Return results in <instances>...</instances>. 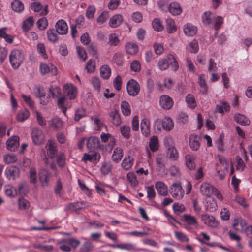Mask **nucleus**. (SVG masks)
<instances>
[{"instance_id": "17", "label": "nucleus", "mask_w": 252, "mask_h": 252, "mask_svg": "<svg viewBox=\"0 0 252 252\" xmlns=\"http://www.w3.org/2000/svg\"><path fill=\"white\" fill-rule=\"evenodd\" d=\"M40 72L42 75L52 72L53 75H56L57 73L56 67L52 64H47L42 63L40 65Z\"/></svg>"}, {"instance_id": "57", "label": "nucleus", "mask_w": 252, "mask_h": 252, "mask_svg": "<svg viewBox=\"0 0 252 252\" xmlns=\"http://www.w3.org/2000/svg\"><path fill=\"white\" fill-rule=\"evenodd\" d=\"M48 25V21L45 17L41 18L37 22V27L41 30H43L46 29Z\"/></svg>"}, {"instance_id": "18", "label": "nucleus", "mask_w": 252, "mask_h": 252, "mask_svg": "<svg viewBox=\"0 0 252 252\" xmlns=\"http://www.w3.org/2000/svg\"><path fill=\"white\" fill-rule=\"evenodd\" d=\"M56 28L55 30L60 34H66L68 32L67 25L63 20H60L56 23Z\"/></svg>"}, {"instance_id": "51", "label": "nucleus", "mask_w": 252, "mask_h": 252, "mask_svg": "<svg viewBox=\"0 0 252 252\" xmlns=\"http://www.w3.org/2000/svg\"><path fill=\"white\" fill-rule=\"evenodd\" d=\"M185 65L187 70L191 73H194L196 71V67L194 65L192 60L189 58H186L185 59Z\"/></svg>"}, {"instance_id": "9", "label": "nucleus", "mask_w": 252, "mask_h": 252, "mask_svg": "<svg viewBox=\"0 0 252 252\" xmlns=\"http://www.w3.org/2000/svg\"><path fill=\"white\" fill-rule=\"evenodd\" d=\"M45 147L48 156L51 158H55L58 152V149L55 142L52 140H48Z\"/></svg>"}, {"instance_id": "12", "label": "nucleus", "mask_w": 252, "mask_h": 252, "mask_svg": "<svg viewBox=\"0 0 252 252\" xmlns=\"http://www.w3.org/2000/svg\"><path fill=\"white\" fill-rule=\"evenodd\" d=\"M232 226L236 231L245 232L248 227L245 220L241 218L234 220Z\"/></svg>"}, {"instance_id": "22", "label": "nucleus", "mask_w": 252, "mask_h": 252, "mask_svg": "<svg viewBox=\"0 0 252 252\" xmlns=\"http://www.w3.org/2000/svg\"><path fill=\"white\" fill-rule=\"evenodd\" d=\"M99 139L97 137H89L87 142V147L91 150L93 151L95 148L99 147Z\"/></svg>"}, {"instance_id": "32", "label": "nucleus", "mask_w": 252, "mask_h": 252, "mask_svg": "<svg viewBox=\"0 0 252 252\" xmlns=\"http://www.w3.org/2000/svg\"><path fill=\"white\" fill-rule=\"evenodd\" d=\"M133 164V158L130 156L126 157L123 159L121 166L125 170L130 169Z\"/></svg>"}, {"instance_id": "10", "label": "nucleus", "mask_w": 252, "mask_h": 252, "mask_svg": "<svg viewBox=\"0 0 252 252\" xmlns=\"http://www.w3.org/2000/svg\"><path fill=\"white\" fill-rule=\"evenodd\" d=\"M200 189L202 195L206 197H210L214 192L215 187L210 183H204L200 186Z\"/></svg>"}, {"instance_id": "45", "label": "nucleus", "mask_w": 252, "mask_h": 252, "mask_svg": "<svg viewBox=\"0 0 252 252\" xmlns=\"http://www.w3.org/2000/svg\"><path fill=\"white\" fill-rule=\"evenodd\" d=\"M167 29L169 33H173L177 30L174 21L171 18H167L166 20Z\"/></svg>"}, {"instance_id": "63", "label": "nucleus", "mask_w": 252, "mask_h": 252, "mask_svg": "<svg viewBox=\"0 0 252 252\" xmlns=\"http://www.w3.org/2000/svg\"><path fill=\"white\" fill-rule=\"evenodd\" d=\"M236 170L243 171L245 168V164L242 159L238 157L236 158Z\"/></svg>"}, {"instance_id": "44", "label": "nucleus", "mask_w": 252, "mask_h": 252, "mask_svg": "<svg viewBox=\"0 0 252 252\" xmlns=\"http://www.w3.org/2000/svg\"><path fill=\"white\" fill-rule=\"evenodd\" d=\"M48 35V39L52 42H56L58 40V32L54 29H49L47 32Z\"/></svg>"}, {"instance_id": "40", "label": "nucleus", "mask_w": 252, "mask_h": 252, "mask_svg": "<svg viewBox=\"0 0 252 252\" xmlns=\"http://www.w3.org/2000/svg\"><path fill=\"white\" fill-rule=\"evenodd\" d=\"M58 106L60 108L64 114H65L67 108V100L66 98L64 97H61L58 99L57 101Z\"/></svg>"}, {"instance_id": "38", "label": "nucleus", "mask_w": 252, "mask_h": 252, "mask_svg": "<svg viewBox=\"0 0 252 252\" xmlns=\"http://www.w3.org/2000/svg\"><path fill=\"white\" fill-rule=\"evenodd\" d=\"M186 163L187 167L189 170H193L195 167V164L194 162V157L190 155H186L185 156Z\"/></svg>"}, {"instance_id": "27", "label": "nucleus", "mask_w": 252, "mask_h": 252, "mask_svg": "<svg viewBox=\"0 0 252 252\" xmlns=\"http://www.w3.org/2000/svg\"><path fill=\"white\" fill-rule=\"evenodd\" d=\"M155 186L159 194L162 196H166L168 194L167 187L163 182H157Z\"/></svg>"}, {"instance_id": "54", "label": "nucleus", "mask_w": 252, "mask_h": 252, "mask_svg": "<svg viewBox=\"0 0 252 252\" xmlns=\"http://www.w3.org/2000/svg\"><path fill=\"white\" fill-rule=\"evenodd\" d=\"M163 129L166 130H170L173 127V123L169 118H165L163 119Z\"/></svg>"}, {"instance_id": "5", "label": "nucleus", "mask_w": 252, "mask_h": 252, "mask_svg": "<svg viewBox=\"0 0 252 252\" xmlns=\"http://www.w3.org/2000/svg\"><path fill=\"white\" fill-rule=\"evenodd\" d=\"M210 238V236L204 232H201L199 234V236L196 238V240H197L200 243L205 244L210 247H219L223 250L227 249L225 247L221 245H220L218 243L207 242V241L209 240Z\"/></svg>"}, {"instance_id": "55", "label": "nucleus", "mask_w": 252, "mask_h": 252, "mask_svg": "<svg viewBox=\"0 0 252 252\" xmlns=\"http://www.w3.org/2000/svg\"><path fill=\"white\" fill-rule=\"evenodd\" d=\"M57 163L60 167H63L65 164V156L63 152H60L57 157Z\"/></svg>"}, {"instance_id": "50", "label": "nucleus", "mask_w": 252, "mask_h": 252, "mask_svg": "<svg viewBox=\"0 0 252 252\" xmlns=\"http://www.w3.org/2000/svg\"><path fill=\"white\" fill-rule=\"evenodd\" d=\"M4 188L5 194L9 197H14L18 194L17 190L11 185L5 186Z\"/></svg>"}, {"instance_id": "47", "label": "nucleus", "mask_w": 252, "mask_h": 252, "mask_svg": "<svg viewBox=\"0 0 252 252\" xmlns=\"http://www.w3.org/2000/svg\"><path fill=\"white\" fill-rule=\"evenodd\" d=\"M121 135L126 139H128L130 137V128L128 126L123 125L120 129Z\"/></svg>"}, {"instance_id": "58", "label": "nucleus", "mask_w": 252, "mask_h": 252, "mask_svg": "<svg viewBox=\"0 0 252 252\" xmlns=\"http://www.w3.org/2000/svg\"><path fill=\"white\" fill-rule=\"evenodd\" d=\"M118 36L116 33H112L109 35L108 43L111 46H117L119 43Z\"/></svg>"}, {"instance_id": "3", "label": "nucleus", "mask_w": 252, "mask_h": 252, "mask_svg": "<svg viewBox=\"0 0 252 252\" xmlns=\"http://www.w3.org/2000/svg\"><path fill=\"white\" fill-rule=\"evenodd\" d=\"M24 59L23 52L19 50L12 51L9 55V61L14 69L19 67Z\"/></svg>"}, {"instance_id": "28", "label": "nucleus", "mask_w": 252, "mask_h": 252, "mask_svg": "<svg viewBox=\"0 0 252 252\" xmlns=\"http://www.w3.org/2000/svg\"><path fill=\"white\" fill-rule=\"evenodd\" d=\"M234 119L237 123L241 125L247 126L250 124L249 119L240 113L236 114L234 117Z\"/></svg>"}, {"instance_id": "20", "label": "nucleus", "mask_w": 252, "mask_h": 252, "mask_svg": "<svg viewBox=\"0 0 252 252\" xmlns=\"http://www.w3.org/2000/svg\"><path fill=\"white\" fill-rule=\"evenodd\" d=\"M119 249L129 252L133 251L136 252L145 250L144 249L137 248L135 244L130 243H123L120 244Z\"/></svg>"}, {"instance_id": "19", "label": "nucleus", "mask_w": 252, "mask_h": 252, "mask_svg": "<svg viewBox=\"0 0 252 252\" xmlns=\"http://www.w3.org/2000/svg\"><path fill=\"white\" fill-rule=\"evenodd\" d=\"M141 130L142 134L145 137H148L150 132V123L147 118H144L141 122Z\"/></svg>"}, {"instance_id": "21", "label": "nucleus", "mask_w": 252, "mask_h": 252, "mask_svg": "<svg viewBox=\"0 0 252 252\" xmlns=\"http://www.w3.org/2000/svg\"><path fill=\"white\" fill-rule=\"evenodd\" d=\"M109 117L111 122L114 125L119 126L121 124L122 120L118 110H112L109 114Z\"/></svg>"}, {"instance_id": "39", "label": "nucleus", "mask_w": 252, "mask_h": 252, "mask_svg": "<svg viewBox=\"0 0 252 252\" xmlns=\"http://www.w3.org/2000/svg\"><path fill=\"white\" fill-rule=\"evenodd\" d=\"M100 72L101 77L107 79L110 76L111 70L108 65H104L100 68Z\"/></svg>"}, {"instance_id": "31", "label": "nucleus", "mask_w": 252, "mask_h": 252, "mask_svg": "<svg viewBox=\"0 0 252 252\" xmlns=\"http://www.w3.org/2000/svg\"><path fill=\"white\" fill-rule=\"evenodd\" d=\"M168 9L173 15H178L182 12V9L180 4L177 2H172L168 7Z\"/></svg>"}, {"instance_id": "26", "label": "nucleus", "mask_w": 252, "mask_h": 252, "mask_svg": "<svg viewBox=\"0 0 252 252\" xmlns=\"http://www.w3.org/2000/svg\"><path fill=\"white\" fill-rule=\"evenodd\" d=\"M200 137L196 134H192L189 137L190 148L193 150H197L200 146Z\"/></svg>"}, {"instance_id": "42", "label": "nucleus", "mask_w": 252, "mask_h": 252, "mask_svg": "<svg viewBox=\"0 0 252 252\" xmlns=\"http://www.w3.org/2000/svg\"><path fill=\"white\" fill-rule=\"evenodd\" d=\"M11 8L15 12L20 13L24 10L23 3L19 0H14L11 3Z\"/></svg>"}, {"instance_id": "30", "label": "nucleus", "mask_w": 252, "mask_h": 252, "mask_svg": "<svg viewBox=\"0 0 252 252\" xmlns=\"http://www.w3.org/2000/svg\"><path fill=\"white\" fill-rule=\"evenodd\" d=\"M184 32L187 36H193L196 33L197 28L191 24L188 23L184 26Z\"/></svg>"}, {"instance_id": "7", "label": "nucleus", "mask_w": 252, "mask_h": 252, "mask_svg": "<svg viewBox=\"0 0 252 252\" xmlns=\"http://www.w3.org/2000/svg\"><path fill=\"white\" fill-rule=\"evenodd\" d=\"M63 93L70 99H73L76 97L77 89L72 84H66L63 86Z\"/></svg>"}, {"instance_id": "49", "label": "nucleus", "mask_w": 252, "mask_h": 252, "mask_svg": "<svg viewBox=\"0 0 252 252\" xmlns=\"http://www.w3.org/2000/svg\"><path fill=\"white\" fill-rule=\"evenodd\" d=\"M202 21L204 24L208 25L211 23L214 18L213 14L210 12H205L202 16Z\"/></svg>"}, {"instance_id": "16", "label": "nucleus", "mask_w": 252, "mask_h": 252, "mask_svg": "<svg viewBox=\"0 0 252 252\" xmlns=\"http://www.w3.org/2000/svg\"><path fill=\"white\" fill-rule=\"evenodd\" d=\"M198 83L201 88L200 91L202 94L206 95L208 94L209 87L206 82L205 75L201 74L198 76Z\"/></svg>"}, {"instance_id": "13", "label": "nucleus", "mask_w": 252, "mask_h": 252, "mask_svg": "<svg viewBox=\"0 0 252 252\" xmlns=\"http://www.w3.org/2000/svg\"><path fill=\"white\" fill-rule=\"evenodd\" d=\"M31 7L34 12H40V15L45 16L48 13V6L43 5L39 2H34L31 4Z\"/></svg>"}, {"instance_id": "37", "label": "nucleus", "mask_w": 252, "mask_h": 252, "mask_svg": "<svg viewBox=\"0 0 252 252\" xmlns=\"http://www.w3.org/2000/svg\"><path fill=\"white\" fill-rule=\"evenodd\" d=\"M49 125L56 129H60L63 127V122L59 118L56 117L50 121Z\"/></svg>"}, {"instance_id": "6", "label": "nucleus", "mask_w": 252, "mask_h": 252, "mask_svg": "<svg viewBox=\"0 0 252 252\" xmlns=\"http://www.w3.org/2000/svg\"><path fill=\"white\" fill-rule=\"evenodd\" d=\"M31 136L35 145H40L44 141V134L42 131L39 128L34 127L32 129Z\"/></svg>"}, {"instance_id": "52", "label": "nucleus", "mask_w": 252, "mask_h": 252, "mask_svg": "<svg viewBox=\"0 0 252 252\" xmlns=\"http://www.w3.org/2000/svg\"><path fill=\"white\" fill-rule=\"evenodd\" d=\"M152 26L155 31L160 32L163 30V26L159 18H155L152 22Z\"/></svg>"}, {"instance_id": "34", "label": "nucleus", "mask_w": 252, "mask_h": 252, "mask_svg": "<svg viewBox=\"0 0 252 252\" xmlns=\"http://www.w3.org/2000/svg\"><path fill=\"white\" fill-rule=\"evenodd\" d=\"M202 220L204 223L210 227H216L217 223L215 221V218L212 216L204 215L202 217Z\"/></svg>"}, {"instance_id": "43", "label": "nucleus", "mask_w": 252, "mask_h": 252, "mask_svg": "<svg viewBox=\"0 0 252 252\" xmlns=\"http://www.w3.org/2000/svg\"><path fill=\"white\" fill-rule=\"evenodd\" d=\"M29 116V111L28 110L25 109L18 112L16 118L18 121L22 122L27 119Z\"/></svg>"}, {"instance_id": "29", "label": "nucleus", "mask_w": 252, "mask_h": 252, "mask_svg": "<svg viewBox=\"0 0 252 252\" xmlns=\"http://www.w3.org/2000/svg\"><path fill=\"white\" fill-rule=\"evenodd\" d=\"M34 20L33 16H30L23 21L22 30L24 32H27L33 27Z\"/></svg>"}, {"instance_id": "8", "label": "nucleus", "mask_w": 252, "mask_h": 252, "mask_svg": "<svg viewBox=\"0 0 252 252\" xmlns=\"http://www.w3.org/2000/svg\"><path fill=\"white\" fill-rule=\"evenodd\" d=\"M127 91L130 96H136L139 92L140 87L138 83L132 79L129 81L127 84Z\"/></svg>"}, {"instance_id": "4", "label": "nucleus", "mask_w": 252, "mask_h": 252, "mask_svg": "<svg viewBox=\"0 0 252 252\" xmlns=\"http://www.w3.org/2000/svg\"><path fill=\"white\" fill-rule=\"evenodd\" d=\"M170 193L173 197L177 200L181 199L184 195V191L180 183H174L170 188Z\"/></svg>"}, {"instance_id": "59", "label": "nucleus", "mask_w": 252, "mask_h": 252, "mask_svg": "<svg viewBox=\"0 0 252 252\" xmlns=\"http://www.w3.org/2000/svg\"><path fill=\"white\" fill-rule=\"evenodd\" d=\"M224 138V135L223 134H221L219 139L216 141V148L218 151L220 152L225 150L223 143Z\"/></svg>"}, {"instance_id": "35", "label": "nucleus", "mask_w": 252, "mask_h": 252, "mask_svg": "<svg viewBox=\"0 0 252 252\" xmlns=\"http://www.w3.org/2000/svg\"><path fill=\"white\" fill-rule=\"evenodd\" d=\"M126 50L127 53L130 55H135L138 51L137 45L134 43H128L125 46Z\"/></svg>"}, {"instance_id": "46", "label": "nucleus", "mask_w": 252, "mask_h": 252, "mask_svg": "<svg viewBox=\"0 0 252 252\" xmlns=\"http://www.w3.org/2000/svg\"><path fill=\"white\" fill-rule=\"evenodd\" d=\"M121 108L123 114L125 116H129L131 114V109L129 104L126 101H123L121 103Z\"/></svg>"}, {"instance_id": "60", "label": "nucleus", "mask_w": 252, "mask_h": 252, "mask_svg": "<svg viewBox=\"0 0 252 252\" xmlns=\"http://www.w3.org/2000/svg\"><path fill=\"white\" fill-rule=\"evenodd\" d=\"M30 182L35 184L37 182V172L34 167H31L29 171Z\"/></svg>"}, {"instance_id": "56", "label": "nucleus", "mask_w": 252, "mask_h": 252, "mask_svg": "<svg viewBox=\"0 0 252 252\" xmlns=\"http://www.w3.org/2000/svg\"><path fill=\"white\" fill-rule=\"evenodd\" d=\"M175 236L177 239L182 242H188L189 238L188 236L181 231H175L174 232Z\"/></svg>"}, {"instance_id": "23", "label": "nucleus", "mask_w": 252, "mask_h": 252, "mask_svg": "<svg viewBox=\"0 0 252 252\" xmlns=\"http://www.w3.org/2000/svg\"><path fill=\"white\" fill-rule=\"evenodd\" d=\"M84 203V202H77L70 203L65 207V210L70 211V212H75L77 213L79 210L83 208L82 205Z\"/></svg>"}, {"instance_id": "25", "label": "nucleus", "mask_w": 252, "mask_h": 252, "mask_svg": "<svg viewBox=\"0 0 252 252\" xmlns=\"http://www.w3.org/2000/svg\"><path fill=\"white\" fill-rule=\"evenodd\" d=\"M100 158V155L97 153L93 154L85 153L82 158V160L84 162L89 161H98Z\"/></svg>"}, {"instance_id": "14", "label": "nucleus", "mask_w": 252, "mask_h": 252, "mask_svg": "<svg viewBox=\"0 0 252 252\" xmlns=\"http://www.w3.org/2000/svg\"><path fill=\"white\" fill-rule=\"evenodd\" d=\"M39 178L42 186H47L50 179V173L48 171L44 168L40 169L39 171Z\"/></svg>"}, {"instance_id": "53", "label": "nucleus", "mask_w": 252, "mask_h": 252, "mask_svg": "<svg viewBox=\"0 0 252 252\" xmlns=\"http://www.w3.org/2000/svg\"><path fill=\"white\" fill-rule=\"evenodd\" d=\"M149 147L153 152L157 151L158 148V139L157 136H153L149 142Z\"/></svg>"}, {"instance_id": "41", "label": "nucleus", "mask_w": 252, "mask_h": 252, "mask_svg": "<svg viewBox=\"0 0 252 252\" xmlns=\"http://www.w3.org/2000/svg\"><path fill=\"white\" fill-rule=\"evenodd\" d=\"M183 219L184 221L189 225H197V221L196 218L193 216L188 214H185L183 216Z\"/></svg>"}, {"instance_id": "11", "label": "nucleus", "mask_w": 252, "mask_h": 252, "mask_svg": "<svg viewBox=\"0 0 252 252\" xmlns=\"http://www.w3.org/2000/svg\"><path fill=\"white\" fill-rule=\"evenodd\" d=\"M173 104V100L169 96L165 94L160 96L159 104L163 109L169 110L172 108Z\"/></svg>"}, {"instance_id": "61", "label": "nucleus", "mask_w": 252, "mask_h": 252, "mask_svg": "<svg viewBox=\"0 0 252 252\" xmlns=\"http://www.w3.org/2000/svg\"><path fill=\"white\" fill-rule=\"evenodd\" d=\"M63 242L69 244V246L74 249L76 248L80 244V242L78 240L74 238L63 239Z\"/></svg>"}, {"instance_id": "15", "label": "nucleus", "mask_w": 252, "mask_h": 252, "mask_svg": "<svg viewBox=\"0 0 252 252\" xmlns=\"http://www.w3.org/2000/svg\"><path fill=\"white\" fill-rule=\"evenodd\" d=\"M7 148L11 151H15L19 146V138L17 136H13L7 140Z\"/></svg>"}, {"instance_id": "24", "label": "nucleus", "mask_w": 252, "mask_h": 252, "mask_svg": "<svg viewBox=\"0 0 252 252\" xmlns=\"http://www.w3.org/2000/svg\"><path fill=\"white\" fill-rule=\"evenodd\" d=\"M123 21L122 15L120 14H115L113 15L110 19L109 24L112 28H117L121 25Z\"/></svg>"}, {"instance_id": "2", "label": "nucleus", "mask_w": 252, "mask_h": 252, "mask_svg": "<svg viewBox=\"0 0 252 252\" xmlns=\"http://www.w3.org/2000/svg\"><path fill=\"white\" fill-rule=\"evenodd\" d=\"M170 64L173 66L174 70H177L179 68L177 61L174 56L171 54H169L166 57L160 59L158 63V67L161 70H166Z\"/></svg>"}, {"instance_id": "62", "label": "nucleus", "mask_w": 252, "mask_h": 252, "mask_svg": "<svg viewBox=\"0 0 252 252\" xmlns=\"http://www.w3.org/2000/svg\"><path fill=\"white\" fill-rule=\"evenodd\" d=\"M127 179L132 186L135 187L138 185V181L133 172L128 173L127 174Z\"/></svg>"}, {"instance_id": "33", "label": "nucleus", "mask_w": 252, "mask_h": 252, "mask_svg": "<svg viewBox=\"0 0 252 252\" xmlns=\"http://www.w3.org/2000/svg\"><path fill=\"white\" fill-rule=\"evenodd\" d=\"M123 157V150L121 148L117 147L114 149L112 156V159L116 163H118Z\"/></svg>"}, {"instance_id": "36", "label": "nucleus", "mask_w": 252, "mask_h": 252, "mask_svg": "<svg viewBox=\"0 0 252 252\" xmlns=\"http://www.w3.org/2000/svg\"><path fill=\"white\" fill-rule=\"evenodd\" d=\"M185 100L189 108L193 109L196 107L197 104L195 97L192 94H188L185 98Z\"/></svg>"}, {"instance_id": "48", "label": "nucleus", "mask_w": 252, "mask_h": 252, "mask_svg": "<svg viewBox=\"0 0 252 252\" xmlns=\"http://www.w3.org/2000/svg\"><path fill=\"white\" fill-rule=\"evenodd\" d=\"M205 209L209 212H213L217 210L218 205L215 200L207 201L205 205Z\"/></svg>"}, {"instance_id": "1", "label": "nucleus", "mask_w": 252, "mask_h": 252, "mask_svg": "<svg viewBox=\"0 0 252 252\" xmlns=\"http://www.w3.org/2000/svg\"><path fill=\"white\" fill-rule=\"evenodd\" d=\"M219 160L216 165V174L220 180H223L228 173L230 162L221 156H219Z\"/></svg>"}, {"instance_id": "64", "label": "nucleus", "mask_w": 252, "mask_h": 252, "mask_svg": "<svg viewBox=\"0 0 252 252\" xmlns=\"http://www.w3.org/2000/svg\"><path fill=\"white\" fill-rule=\"evenodd\" d=\"M28 191L26 183H22L19 185L17 190L18 194H19L20 195H25L28 193Z\"/></svg>"}]
</instances>
